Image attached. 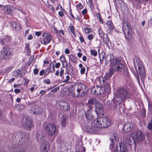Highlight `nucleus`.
Returning <instances> with one entry per match:
<instances>
[{"instance_id": "obj_1", "label": "nucleus", "mask_w": 152, "mask_h": 152, "mask_svg": "<svg viewBox=\"0 0 152 152\" xmlns=\"http://www.w3.org/2000/svg\"><path fill=\"white\" fill-rule=\"evenodd\" d=\"M119 139L118 134L116 133H114L110 135L109 140L110 142L109 148L111 150V152H118V147L116 145L115 147V141H117ZM119 152H127V147L126 145L124 143L120 142L119 143Z\"/></svg>"}, {"instance_id": "obj_2", "label": "nucleus", "mask_w": 152, "mask_h": 152, "mask_svg": "<svg viewBox=\"0 0 152 152\" xmlns=\"http://www.w3.org/2000/svg\"><path fill=\"white\" fill-rule=\"evenodd\" d=\"M122 30L126 39L128 41L131 40L132 37V30L131 26L127 21L123 22Z\"/></svg>"}, {"instance_id": "obj_3", "label": "nucleus", "mask_w": 152, "mask_h": 152, "mask_svg": "<svg viewBox=\"0 0 152 152\" xmlns=\"http://www.w3.org/2000/svg\"><path fill=\"white\" fill-rule=\"evenodd\" d=\"M135 60L134 59V69L137 72H139L141 76L140 77L141 80H142V78H144L146 76L145 72L144 67L141 60L137 59L135 61Z\"/></svg>"}, {"instance_id": "obj_4", "label": "nucleus", "mask_w": 152, "mask_h": 152, "mask_svg": "<svg viewBox=\"0 0 152 152\" xmlns=\"http://www.w3.org/2000/svg\"><path fill=\"white\" fill-rule=\"evenodd\" d=\"M116 97L119 99L118 100L123 101L129 97V95L127 90L125 88H121L118 89L115 92Z\"/></svg>"}, {"instance_id": "obj_5", "label": "nucleus", "mask_w": 152, "mask_h": 152, "mask_svg": "<svg viewBox=\"0 0 152 152\" xmlns=\"http://www.w3.org/2000/svg\"><path fill=\"white\" fill-rule=\"evenodd\" d=\"M95 126L93 121H88L85 127V131L88 133L98 134L100 131V129Z\"/></svg>"}, {"instance_id": "obj_6", "label": "nucleus", "mask_w": 152, "mask_h": 152, "mask_svg": "<svg viewBox=\"0 0 152 152\" xmlns=\"http://www.w3.org/2000/svg\"><path fill=\"white\" fill-rule=\"evenodd\" d=\"M43 125L44 129L50 136H53L57 132L56 127L53 124L50 123L48 124L44 123Z\"/></svg>"}, {"instance_id": "obj_7", "label": "nucleus", "mask_w": 152, "mask_h": 152, "mask_svg": "<svg viewBox=\"0 0 152 152\" xmlns=\"http://www.w3.org/2000/svg\"><path fill=\"white\" fill-rule=\"evenodd\" d=\"M130 137L133 140L134 143V144L137 142H141L145 139L143 133L140 130L131 133Z\"/></svg>"}, {"instance_id": "obj_8", "label": "nucleus", "mask_w": 152, "mask_h": 152, "mask_svg": "<svg viewBox=\"0 0 152 152\" xmlns=\"http://www.w3.org/2000/svg\"><path fill=\"white\" fill-rule=\"evenodd\" d=\"M77 94L75 95V93L73 91L71 92V94L72 96H83L86 94V86L83 84L78 83L77 86Z\"/></svg>"}, {"instance_id": "obj_9", "label": "nucleus", "mask_w": 152, "mask_h": 152, "mask_svg": "<svg viewBox=\"0 0 152 152\" xmlns=\"http://www.w3.org/2000/svg\"><path fill=\"white\" fill-rule=\"evenodd\" d=\"M58 107L64 111H68L70 108V106L67 102L63 100H60L57 103Z\"/></svg>"}, {"instance_id": "obj_10", "label": "nucleus", "mask_w": 152, "mask_h": 152, "mask_svg": "<svg viewBox=\"0 0 152 152\" xmlns=\"http://www.w3.org/2000/svg\"><path fill=\"white\" fill-rule=\"evenodd\" d=\"M1 53L4 59H9L12 56L10 48L7 46L3 47Z\"/></svg>"}, {"instance_id": "obj_11", "label": "nucleus", "mask_w": 152, "mask_h": 152, "mask_svg": "<svg viewBox=\"0 0 152 152\" xmlns=\"http://www.w3.org/2000/svg\"><path fill=\"white\" fill-rule=\"evenodd\" d=\"M110 91V86L108 84L104 89V91H96V88L95 87L92 88L91 90V92L92 94L96 95H98L104 93L109 92Z\"/></svg>"}, {"instance_id": "obj_12", "label": "nucleus", "mask_w": 152, "mask_h": 152, "mask_svg": "<svg viewBox=\"0 0 152 152\" xmlns=\"http://www.w3.org/2000/svg\"><path fill=\"white\" fill-rule=\"evenodd\" d=\"M93 113L95 114L94 112L91 109H90L86 112L85 117L88 121H93L95 118V116L94 115Z\"/></svg>"}, {"instance_id": "obj_13", "label": "nucleus", "mask_w": 152, "mask_h": 152, "mask_svg": "<svg viewBox=\"0 0 152 152\" xmlns=\"http://www.w3.org/2000/svg\"><path fill=\"white\" fill-rule=\"evenodd\" d=\"M98 99L95 98H91L88 100L87 105L90 108H92L94 107L95 105V106L97 104H98Z\"/></svg>"}, {"instance_id": "obj_14", "label": "nucleus", "mask_w": 152, "mask_h": 152, "mask_svg": "<svg viewBox=\"0 0 152 152\" xmlns=\"http://www.w3.org/2000/svg\"><path fill=\"white\" fill-rule=\"evenodd\" d=\"M23 125L24 127L30 130L31 128L33 126V124L31 120L27 118H26L25 121L24 123H23Z\"/></svg>"}, {"instance_id": "obj_15", "label": "nucleus", "mask_w": 152, "mask_h": 152, "mask_svg": "<svg viewBox=\"0 0 152 152\" xmlns=\"http://www.w3.org/2000/svg\"><path fill=\"white\" fill-rule=\"evenodd\" d=\"M52 39V37L50 35H47L46 37L43 38H41L40 39V41L42 44L46 45L50 43L51 40Z\"/></svg>"}, {"instance_id": "obj_16", "label": "nucleus", "mask_w": 152, "mask_h": 152, "mask_svg": "<svg viewBox=\"0 0 152 152\" xmlns=\"http://www.w3.org/2000/svg\"><path fill=\"white\" fill-rule=\"evenodd\" d=\"M31 110L34 114L35 115H39L42 112V108L40 107L37 106H34L32 107Z\"/></svg>"}, {"instance_id": "obj_17", "label": "nucleus", "mask_w": 152, "mask_h": 152, "mask_svg": "<svg viewBox=\"0 0 152 152\" xmlns=\"http://www.w3.org/2000/svg\"><path fill=\"white\" fill-rule=\"evenodd\" d=\"M103 123V128H106L110 126L111 121L110 120L106 117H104L102 118Z\"/></svg>"}, {"instance_id": "obj_18", "label": "nucleus", "mask_w": 152, "mask_h": 152, "mask_svg": "<svg viewBox=\"0 0 152 152\" xmlns=\"http://www.w3.org/2000/svg\"><path fill=\"white\" fill-rule=\"evenodd\" d=\"M133 124L130 122H127L123 126V130L126 132H128L130 131L132 129Z\"/></svg>"}, {"instance_id": "obj_19", "label": "nucleus", "mask_w": 152, "mask_h": 152, "mask_svg": "<svg viewBox=\"0 0 152 152\" xmlns=\"http://www.w3.org/2000/svg\"><path fill=\"white\" fill-rule=\"evenodd\" d=\"M114 58V56L112 54L107 55L105 57V64L107 65L109 64L111 65Z\"/></svg>"}, {"instance_id": "obj_20", "label": "nucleus", "mask_w": 152, "mask_h": 152, "mask_svg": "<svg viewBox=\"0 0 152 152\" xmlns=\"http://www.w3.org/2000/svg\"><path fill=\"white\" fill-rule=\"evenodd\" d=\"M102 118H97L94 120V123H95V125L96 127L99 128L100 129V130L101 129V128H103V123H102Z\"/></svg>"}, {"instance_id": "obj_21", "label": "nucleus", "mask_w": 152, "mask_h": 152, "mask_svg": "<svg viewBox=\"0 0 152 152\" xmlns=\"http://www.w3.org/2000/svg\"><path fill=\"white\" fill-rule=\"evenodd\" d=\"M66 72L67 74H70L72 73L74 71V69L72 65L70 63L67 64V62H66Z\"/></svg>"}, {"instance_id": "obj_22", "label": "nucleus", "mask_w": 152, "mask_h": 152, "mask_svg": "<svg viewBox=\"0 0 152 152\" xmlns=\"http://www.w3.org/2000/svg\"><path fill=\"white\" fill-rule=\"evenodd\" d=\"M10 24L15 31H18L20 30L21 26L20 23L18 22L12 21L10 22Z\"/></svg>"}, {"instance_id": "obj_23", "label": "nucleus", "mask_w": 152, "mask_h": 152, "mask_svg": "<svg viewBox=\"0 0 152 152\" xmlns=\"http://www.w3.org/2000/svg\"><path fill=\"white\" fill-rule=\"evenodd\" d=\"M26 133L23 131H20L17 133L16 135L15 136V138L17 140L20 141L23 138H25V135Z\"/></svg>"}, {"instance_id": "obj_24", "label": "nucleus", "mask_w": 152, "mask_h": 152, "mask_svg": "<svg viewBox=\"0 0 152 152\" xmlns=\"http://www.w3.org/2000/svg\"><path fill=\"white\" fill-rule=\"evenodd\" d=\"M113 67L115 71H123L125 69L124 65L122 63L116 65Z\"/></svg>"}, {"instance_id": "obj_25", "label": "nucleus", "mask_w": 152, "mask_h": 152, "mask_svg": "<svg viewBox=\"0 0 152 152\" xmlns=\"http://www.w3.org/2000/svg\"><path fill=\"white\" fill-rule=\"evenodd\" d=\"M95 107L96 113L97 114H101L103 113V107L99 103L96 105Z\"/></svg>"}, {"instance_id": "obj_26", "label": "nucleus", "mask_w": 152, "mask_h": 152, "mask_svg": "<svg viewBox=\"0 0 152 152\" xmlns=\"http://www.w3.org/2000/svg\"><path fill=\"white\" fill-rule=\"evenodd\" d=\"M121 58L120 57H117L114 58L111 65L114 66L116 65L121 64Z\"/></svg>"}, {"instance_id": "obj_27", "label": "nucleus", "mask_w": 152, "mask_h": 152, "mask_svg": "<svg viewBox=\"0 0 152 152\" xmlns=\"http://www.w3.org/2000/svg\"><path fill=\"white\" fill-rule=\"evenodd\" d=\"M66 116L65 115H63L61 119V126L63 127H65L66 126L67 123Z\"/></svg>"}, {"instance_id": "obj_28", "label": "nucleus", "mask_w": 152, "mask_h": 152, "mask_svg": "<svg viewBox=\"0 0 152 152\" xmlns=\"http://www.w3.org/2000/svg\"><path fill=\"white\" fill-rule=\"evenodd\" d=\"M101 38L103 39V42L106 44L107 46L108 45L109 43H110L107 34H106Z\"/></svg>"}, {"instance_id": "obj_29", "label": "nucleus", "mask_w": 152, "mask_h": 152, "mask_svg": "<svg viewBox=\"0 0 152 152\" xmlns=\"http://www.w3.org/2000/svg\"><path fill=\"white\" fill-rule=\"evenodd\" d=\"M36 137L37 140L40 142L44 141L45 139V137L40 133H37Z\"/></svg>"}, {"instance_id": "obj_30", "label": "nucleus", "mask_w": 152, "mask_h": 152, "mask_svg": "<svg viewBox=\"0 0 152 152\" xmlns=\"http://www.w3.org/2000/svg\"><path fill=\"white\" fill-rule=\"evenodd\" d=\"M130 138V134L128 136H127L125 138V141L129 145H131L133 143H134L133 140H131Z\"/></svg>"}, {"instance_id": "obj_31", "label": "nucleus", "mask_w": 152, "mask_h": 152, "mask_svg": "<svg viewBox=\"0 0 152 152\" xmlns=\"http://www.w3.org/2000/svg\"><path fill=\"white\" fill-rule=\"evenodd\" d=\"M106 24L110 30L113 31L115 27L111 20L107 21Z\"/></svg>"}, {"instance_id": "obj_32", "label": "nucleus", "mask_w": 152, "mask_h": 152, "mask_svg": "<svg viewBox=\"0 0 152 152\" xmlns=\"http://www.w3.org/2000/svg\"><path fill=\"white\" fill-rule=\"evenodd\" d=\"M69 58L72 62L75 64L77 63V60L75 56L73 54H71L69 56Z\"/></svg>"}, {"instance_id": "obj_33", "label": "nucleus", "mask_w": 152, "mask_h": 152, "mask_svg": "<svg viewBox=\"0 0 152 152\" xmlns=\"http://www.w3.org/2000/svg\"><path fill=\"white\" fill-rule=\"evenodd\" d=\"M4 10L5 12L7 14H9L11 12V9L9 5L6 6L4 7Z\"/></svg>"}, {"instance_id": "obj_34", "label": "nucleus", "mask_w": 152, "mask_h": 152, "mask_svg": "<svg viewBox=\"0 0 152 152\" xmlns=\"http://www.w3.org/2000/svg\"><path fill=\"white\" fill-rule=\"evenodd\" d=\"M48 142L46 141L44 145L43 146L42 152H48Z\"/></svg>"}, {"instance_id": "obj_35", "label": "nucleus", "mask_w": 152, "mask_h": 152, "mask_svg": "<svg viewBox=\"0 0 152 152\" xmlns=\"http://www.w3.org/2000/svg\"><path fill=\"white\" fill-rule=\"evenodd\" d=\"M63 80V82H66L67 83H69V80H70V76L69 75H66L65 77L64 76L63 78H61Z\"/></svg>"}, {"instance_id": "obj_36", "label": "nucleus", "mask_w": 152, "mask_h": 152, "mask_svg": "<svg viewBox=\"0 0 152 152\" xmlns=\"http://www.w3.org/2000/svg\"><path fill=\"white\" fill-rule=\"evenodd\" d=\"M111 76H112L108 74L107 73H106L104 77L102 78V81L104 82L105 81V80H109Z\"/></svg>"}, {"instance_id": "obj_37", "label": "nucleus", "mask_w": 152, "mask_h": 152, "mask_svg": "<svg viewBox=\"0 0 152 152\" xmlns=\"http://www.w3.org/2000/svg\"><path fill=\"white\" fill-rule=\"evenodd\" d=\"M115 71L113 66H110L109 69V72L107 73L108 74L112 76L114 73Z\"/></svg>"}, {"instance_id": "obj_38", "label": "nucleus", "mask_w": 152, "mask_h": 152, "mask_svg": "<svg viewBox=\"0 0 152 152\" xmlns=\"http://www.w3.org/2000/svg\"><path fill=\"white\" fill-rule=\"evenodd\" d=\"M124 72V73L125 76V77L127 81L130 79V77L129 76V72L126 69H124V70L123 71Z\"/></svg>"}, {"instance_id": "obj_39", "label": "nucleus", "mask_w": 152, "mask_h": 152, "mask_svg": "<svg viewBox=\"0 0 152 152\" xmlns=\"http://www.w3.org/2000/svg\"><path fill=\"white\" fill-rule=\"evenodd\" d=\"M105 56V54L104 52H102L99 55V57L100 62L102 61L104 59Z\"/></svg>"}, {"instance_id": "obj_40", "label": "nucleus", "mask_w": 152, "mask_h": 152, "mask_svg": "<svg viewBox=\"0 0 152 152\" xmlns=\"http://www.w3.org/2000/svg\"><path fill=\"white\" fill-rule=\"evenodd\" d=\"M52 63H51L50 66V67L49 68H48L46 69L45 70V72L44 73V76H45L46 75H48V74H49L50 72H51V69L50 67H51V65Z\"/></svg>"}, {"instance_id": "obj_41", "label": "nucleus", "mask_w": 152, "mask_h": 152, "mask_svg": "<svg viewBox=\"0 0 152 152\" xmlns=\"http://www.w3.org/2000/svg\"><path fill=\"white\" fill-rule=\"evenodd\" d=\"M98 31L99 35L101 38H102L106 34L103 33L102 30L100 28H99Z\"/></svg>"}, {"instance_id": "obj_42", "label": "nucleus", "mask_w": 152, "mask_h": 152, "mask_svg": "<svg viewBox=\"0 0 152 152\" xmlns=\"http://www.w3.org/2000/svg\"><path fill=\"white\" fill-rule=\"evenodd\" d=\"M148 110L151 114H152V102H148Z\"/></svg>"}, {"instance_id": "obj_43", "label": "nucleus", "mask_w": 152, "mask_h": 152, "mask_svg": "<svg viewBox=\"0 0 152 152\" xmlns=\"http://www.w3.org/2000/svg\"><path fill=\"white\" fill-rule=\"evenodd\" d=\"M91 54V55L96 56L97 55V51L93 49H91L90 50Z\"/></svg>"}, {"instance_id": "obj_44", "label": "nucleus", "mask_w": 152, "mask_h": 152, "mask_svg": "<svg viewBox=\"0 0 152 152\" xmlns=\"http://www.w3.org/2000/svg\"><path fill=\"white\" fill-rule=\"evenodd\" d=\"M84 30L86 33L88 34L92 30L91 28L86 27L84 28Z\"/></svg>"}, {"instance_id": "obj_45", "label": "nucleus", "mask_w": 152, "mask_h": 152, "mask_svg": "<svg viewBox=\"0 0 152 152\" xmlns=\"http://www.w3.org/2000/svg\"><path fill=\"white\" fill-rule=\"evenodd\" d=\"M64 73V70L62 68H60V71L59 72L60 74V77L61 78H64V75H63Z\"/></svg>"}, {"instance_id": "obj_46", "label": "nucleus", "mask_w": 152, "mask_h": 152, "mask_svg": "<svg viewBox=\"0 0 152 152\" xmlns=\"http://www.w3.org/2000/svg\"><path fill=\"white\" fill-rule=\"evenodd\" d=\"M113 108L114 109H115L117 107V102L116 101L114 100L112 104Z\"/></svg>"}, {"instance_id": "obj_47", "label": "nucleus", "mask_w": 152, "mask_h": 152, "mask_svg": "<svg viewBox=\"0 0 152 152\" xmlns=\"http://www.w3.org/2000/svg\"><path fill=\"white\" fill-rule=\"evenodd\" d=\"M72 23L70 24V25L69 26V27L71 30V32L74 34L75 32V30L73 26L71 25Z\"/></svg>"}, {"instance_id": "obj_48", "label": "nucleus", "mask_w": 152, "mask_h": 152, "mask_svg": "<svg viewBox=\"0 0 152 152\" xmlns=\"http://www.w3.org/2000/svg\"><path fill=\"white\" fill-rule=\"evenodd\" d=\"M151 122L148 124L147 128L149 130H152V119L151 120Z\"/></svg>"}, {"instance_id": "obj_49", "label": "nucleus", "mask_w": 152, "mask_h": 152, "mask_svg": "<svg viewBox=\"0 0 152 152\" xmlns=\"http://www.w3.org/2000/svg\"><path fill=\"white\" fill-rule=\"evenodd\" d=\"M80 34V36L79 37V39L81 43H82L83 42L84 44H85L86 42L85 41L84 39L81 34Z\"/></svg>"}, {"instance_id": "obj_50", "label": "nucleus", "mask_w": 152, "mask_h": 152, "mask_svg": "<svg viewBox=\"0 0 152 152\" xmlns=\"http://www.w3.org/2000/svg\"><path fill=\"white\" fill-rule=\"evenodd\" d=\"M60 60L62 62H65L66 63V59L64 56L63 55L61 56L60 58Z\"/></svg>"}, {"instance_id": "obj_51", "label": "nucleus", "mask_w": 152, "mask_h": 152, "mask_svg": "<svg viewBox=\"0 0 152 152\" xmlns=\"http://www.w3.org/2000/svg\"><path fill=\"white\" fill-rule=\"evenodd\" d=\"M16 72L17 73V74L16 75L17 77H20L22 76V75L20 70L18 69L16 71Z\"/></svg>"}, {"instance_id": "obj_52", "label": "nucleus", "mask_w": 152, "mask_h": 152, "mask_svg": "<svg viewBox=\"0 0 152 152\" xmlns=\"http://www.w3.org/2000/svg\"><path fill=\"white\" fill-rule=\"evenodd\" d=\"M76 7L77 8L80 10L82 9L83 7V5L80 2L76 5Z\"/></svg>"}, {"instance_id": "obj_53", "label": "nucleus", "mask_w": 152, "mask_h": 152, "mask_svg": "<svg viewBox=\"0 0 152 152\" xmlns=\"http://www.w3.org/2000/svg\"><path fill=\"white\" fill-rule=\"evenodd\" d=\"M46 90H42L39 92V94H40L41 96H43L46 93Z\"/></svg>"}, {"instance_id": "obj_54", "label": "nucleus", "mask_w": 152, "mask_h": 152, "mask_svg": "<svg viewBox=\"0 0 152 152\" xmlns=\"http://www.w3.org/2000/svg\"><path fill=\"white\" fill-rule=\"evenodd\" d=\"M94 37V35L92 34H91L88 35L87 38L88 39L90 40L93 38Z\"/></svg>"}, {"instance_id": "obj_55", "label": "nucleus", "mask_w": 152, "mask_h": 152, "mask_svg": "<svg viewBox=\"0 0 152 152\" xmlns=\"http://www.w3.org/2000/svg\"><path fill=\"white\" fill-rule=\"evenodd\" d=\"M86 69L84 67H83L81 68L80 70V72L81 74H83L85 71Z\"/></svg>"}, {"instance_id": "obj_56", "label": "nucleus", "mask_w": 152, "mask_h": 152, "mask_svg": "<svg viewBox=\"0 0 152 152\" xmlns=\"http://www.w3.org/2000/svg\"><path fill=\"white\" fill-rule=\"evenodd\" d=\"M39 72L38 69L37 68H35L34 70V73L35 75H37Z\"/></svg>"}, {"instance_id": "obj_57", "label": "nucleus", "mask_w": 152, "mask_h": 152, "mask_svg": "<svg viewBox=\"0 0 152 152\" xmlns=\"http://www.w3.org/2000/svg\"><path fill=\"white\" fill-rule=\"evenodd\" d=\"M44 82L45 83L47 84H49L50 83V80L49 79H47L44 80Z\"/></svg>"}, {"instance_id": "obj_58", "label": "nucleus", "mask_w": 152, "mask_h": 152, "mask_svg": "<svg viewBox=\"0 0 152 152\" xmlns=\"http://www.w3.org/2000/svg\"><path fill=\"white\" fill-rule=\"evenodd\" d=\"M14 91L16 94H18L20 93L21 91V90L19 89H15L14 90Z\"/></svg>"}, {"instance_id": "obj_59", "label": "nucleus", "mask_w": 152, "mask_h": 152, "mask_svg": "<svg viewBox=\"0 0 152 152\" xmlns=\"http://www.w3.org/2000/svg\"><path fill=\"white\" fill-rule=\"evenodd\" d=\"M25 48L28 50V52L29 51L30 48L28 44L26 43L25 45Z\"/></svg>"}, {"instance_id": "obj_60", "label": "nucleus", "mask_w": 152, "mask_h": 152, "mask_svg": "<svg viewBox=\"0 0 152 152\" xmlns=\"http://www.w3.org/2000/svg\"><path fill=\"white\" fill-rule=\"evenodd\" d=\"M87 9H85L82 11V13L83 15H84L87 13Z\"/></svg>"}, {"instance_id": "obj_61", "label": "nucleus", "mask_w": 152, "mask_h": 152, "mask_svg": "<svg viewBox=\"0 0 152 152\" xmlns=\"http://www.w3.org/2000/svg\"><path fill=\"white\" fill-rule=\"evenodd\" d=\"M12 67L11 66L8 67L5 70V71L7 72H9L12 70Z\"/></svg>"}, {"instance_id": "obj_62", "label": "nucleus", "mask_w": 152, "mask_h": 152, "mask_svg": "<svg viewBox=\"0 0 152 152\" xmlns=\"http://www.w3.org/2000/svg\"><path fill=\"white\" fill-rule=\"evenodd\" d=\"M42 32L41 31H38L35 33V35L38 36H40Z\"/></svg>"}, {"instance_id": "obj_63", "label": "nucleus", "mask_w": 152, "mask_h": 152, "mask_svg": "<svg viewBox=\"0 0 152 152\" xmlns=\"http://www.w3.org/2000/svg\"><path fill=\"white\" fill-rule=\"evenodd\" d=\"M58 15L59 16L61 17H62L64 15V14L62 11L58 12Z\"/></svg>"}, {"instance_id": "obj_64", "label": "nucleus", "mask_w": 152, "mask_h": 152, "mask_svg": "<svg viewBox=\"0 0 152 152\" xmlns=\"http://www.w3.org/2000/svg\"><path fill=\"white\" fill-rule=\"evenodd\" d=\"M45 72V70L43 69L41 70L39 72V74L40 76H42Z\"/></svg>"}]
</instances>
